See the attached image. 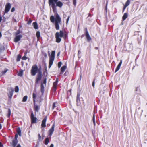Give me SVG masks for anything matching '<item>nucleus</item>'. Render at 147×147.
<instances>
[{"label": "nucleus", "instance_id": "f257e3e1", "mask_svg": "<svg viewBox=\"0 0 147 147\" xmlns=\"http://www.w3.org/2000/svg\"><path fill=\"white\" fill-rule=\"evenodd\" d=\"M58 0H49V3L50 6L52 7L54 12L56 11V6L61 7L63 5L62 3L60 1L57 2Z\"/></svg>", "mask_w": 147, "mask_h": 147}, {"label": "nucleus", "instance_id": "f03ea898", "mask_svg": "<svg viewBox=\"0 0 147 147\" xmlns=\"http://www.w3.org/2000/svg\"><path fill=\"white\" fill-rule=\"evenodd\" d=\"M61 21V18L58 14H57L55 18V25L56 28L57 30H58L59 28L58 24L60 23Z\"/></svg>", "mask_w": 147, "mask_h": 147}, {"label": "nucleus", "instance_id": "7ed1b4c3", "mask_svg": "<svg viewBox=\"0 0 147 147\" xmlns=\"http://www.w3.org/2000/svg\"><path fill=\"white\" fill-rule=\"evenodd\" d=\"M64 35V33L63 31H60L59 33V32H57L55 34V37L56 38V41L57 42H59L61 41V39L59 38L60 36V37H62Z\"/></svg>", "mask_w": 147, "mask_h": 147}, {"label": "nucleus", "instance_id": "20e7f679", "mask_svg": "<svg viewBox=\"0 0 147 147\" xmlns=\"http://www.w3.org/2000/svg\"><path fill=\"white\" fill-rule=\"evenodd\" d=\"M42 78V72L41 70L40 69H39L38 71V74L37 76L36 79V83H38V82L40 81Z\"/></svg>", "mask_w": 147, "mask_h": 147}, {"label": "nucleus", "instance_id": "39448f33", "mask_svg": "<svg viewBox=\"0 0 147 147\" xmlns=\"http://www.w3.org/2000/svg\"><path fill=\"white\" fill-rule=\"evenodd\" d=\"M38 67L36 65H34L32 67L31 70V73L32 75L33 76H34L36 73L37 71H38Z\"/></svg>", "mask_w": 147, "mask_h": 147}, {"label": "nucleus", "instance_id": "423d86ee", "mask_svg": "<svg viewBox=\"0 0 147 147\" xmlns=\"http://www.w3.org/2000/svg\"><path fill=\"white\" fill-rule=\"evenodd\" d=\"M11 7V4L10 3H8L5 6V12L7 13Z\"/></svg>", "mask_w": 147, "mask_h": 147}, {"label": "nucleus", "instance_id": "0eeeda50", "mask_svg": "<svg viewBox=\"0 0 147 147\" xmlns=\"http://www.w3.org/2000/svg\"><path fill=\"white\" fill-rule=\"evenodd\" d=\"M32 123H35L36 122V118L34 116L33 114L32 113L31 115Z\"/></svg>", "mask_w": 147, "mask_h": 147}, {"label": "nucleus", "instance_id": "6e6552de", "mask_svg": "<svg viewBox=\"0 0 147 147\" xmlns=\"http://www.w3.org/2000/svg\"><path fill=\"white\" fill-rule=\"evenodd\" d=\"M47 116H46L45 119L42 120L41 126L42 127H46L45 122L47 120Z\"/></svg>", "mask_w": 147, "mask_h": 147}, {"label": "nucleus", "instance_id": "1a4fd4ad", "mask_svg": "<svg viewBox=\"0 0 147 147\" xmlns=\"http://www.w3.org/2000/svg\"><path fill=\"white\" fill-rule=\"evenodd\" d=\"M22 37V36L21 35H19L18 36H16L14 39V41L15 42H16L19 41L20 40V38Z\"/></svg>", "mask_w": 147, "mask_h": 147}, {"label": "nucleus", "instance_id": "9d476101", "mask_svg": "<svg viewBox=\"0 0 147 147\" xmlns=\"http://www.w3.org/2000/svg\"><path fill=\"white\" fill-rule=\"evenodd\" d=\"M54 124L53 125L52 127L50 129L49 131V135H51L53 132L54 130Z\"/></svg>", "mask_w": 147, "mask_h": 147}, {"label": "nucleus", "instance_id": "9b49d317", "mask_svg": "<svg viewBox=\"0 0 147 147\" xmlns=\"http://www.w3.org/2000/svg\"><path fill=\"white\" fill-rule=\"evenodd\" d=\"M53 58H50L49 60V67H50L53 64V61L54 60Z\"/></svg>", "mask_w": 147, "mask_h": 147}, {"label": "nucleus", "instance_id": "f8f14e48", "mask_svg": "<svg viewBox=\"0 0 147 147\" xmlns=\"http://www.w3.org/2000/svg\"><path fill=\"white\" fill-rule=\"evenodd\" d=\"M17 140H14L13 141L12 145L14 146L15 147L16 145L18 143Z\"/></svg>", "mask_w": 147, "mask_h": 147}, {"label": "nucleus", "instance_id": "ddd939ff", "mask_svg": "<svg viewBox=\"0 0 147 147\" xmlns=\"http://www.w3.org/2000/svg\"><path fill=\"white\" fill-rule=\"evenodd\" d=\"M121 63H122V60L121 61V62H120V63L117 66V68L116 69V70L115 71V72H116L119 69L120 66L121 65Z\"/></svg>", "mask_w": 147, "mask_h": 147}, {"label": "nucleus", "instance_id": "4468645a", "mask_svg": "<svg viewBox=\"0 0 147 147\" xmlns=\"http://www.w3.org/2000/svg\"><path fill=\"white\" fill-rule=\"evenodd\" d=\"M86 36L88 41H89L91 40V38L89 35L88 32L87 31H86Z\"/></svg>", "mask_w": 147, "mask_h": 147}, {"label": "nucleus", "instance_id": "2eb2a0df", "mask_svg": "<svg viewBox=\"0 0 147 147\" xmlns=\"http://www.w3.org/2000/svg\"><path fill=\"white\" fill-rule=\"evenodd\" d=\"M67 67L66 66H64L61 67V72H63L65 69H66Z\"/></svg>", "mask_w": 147, "mask_h": 147}, {"label": "nucleus", "instance_id": "dca6fc26", "mask_svg": "<svg viewBox=\"0 0 147 147\" xmlns=\"http://www.w3.org/2000/svg\"><path fill=\"white\" fill-rule=\"evenodd\" d=\"M57 82H54L53 83V90L55 91V89L56 88V86H57Z\"/></svg>", "mask_w": 147, "mask_h": 147}, {"label": "nucleus", "instance_id": "f3484780", "mask_svg": "<svg viewBox=\"0 0 147 147\" xmlns=\"http://www.w3.org/2000/svg\"><path fill=\"white\" fill-rule=\"evenodd\" d=\"M33 25L34 26V28L35 29H37L38 28V25L37 23L36 22H34L33 23Z\"/></svg>", "mask_w": 147, "mask_h": 147}, {"label": "nucleus", "instance_id": "a211bd4d", "mask_svg": "<svg viewBox=\"0 0 147 147\" xmlns=\"http://www.w3.org/2000/svg\"><path fill=\"white\" fill-rule=\"evenodd\" d=\"M55 51H52L51 56L50 58L54 59V56H55Z\"/></svg>", "mask_w": 147, "mask_h": 147}, {"label": "nucleus", "instance_id": "6ab92c4d", "mask_svg": "<svg viewBox=\"0 0 147 147\" xmlns=\"http://www.w3.org/2000/svg\"><path fill=\"white\" fill-rule=\"evenodd\" d=\"M41 92L43 93L44 92V87L43 85V84L41 83Z\"/></svg>", "mask_w": 147, "mask_h": 147}, {"label": "nucleus", "instance_id": "aec40b11", "mask_svg": "<svg viewBox=\"0 0 147 147\" xmlns=\"http://www.w3.org/2000/svg\"><path fill=\"white\" fill-rule=\"evenodd\" d=\"M54 19L55 20V18L54 19V17L53 16H51L50 17V20L51 22H54Z\"/></svg>", "mask_w": 147, "mask_h": 147}, {"label": "nucleus", "instance_id": "412c9836", "mask_svg": "<svg viewBox=\"0 0 147 147\" xmlns=\"http://www.w3.org/2000/svg\"><path fill=\"white\" fill-rule=\"evenodd\" d=\"M127 13H125L123 17V19L125 20L127 17Z\"/></svg>", "mask_w": 147, "mask_h": 147}, {"label": "nucleus", "instance_id": "4be33fe9", "mask_svg": "<svg viewBox=\"0 0 147 147\" xmlns=\"http://www.w3.org/2000/svg\"><path fill=\"white\" fill-rule=\"evenodd\" d=\"M18 133L20 136H21V131L20 128H18L17 131Z\"/></svg>", "mask_w": 147, "mask_h": 147}, {"label": "nucleus", "instance_id": "5701e85b", "mask_svg": "<svg viewBox=\"0 0 147 147\" xmlns=\"http://www.w3.org/2000/svg\"><path fill=\"white\" fill-rule=\"evenodd\" d=\"M129 3H130V1L128 0L127 1V2L126 3V4L125 5V6H124V7L123 10H124L125 8V7L126 6H127L129 5Z\"/></svg>", "mask_w": 147, "mask_h": 147}, {"label": "nucleus", "instance_id": "b1692460", "mask_svg": "<svg viewBox=\"0 0 147 147\" xmlns=\"http://www.w3.org/2000/svg\"><path fill=\"white\" fill-rule=\"evenodd\" d=\"M37 38H38L40 37V33L39 31H37L36 33Z\"/></svg>", "mask_w": 147, "mask_h": 147}, {"label": "nucleus", "instance_id": "393cba45", "mask_svg": "<svg viewBox=\"0 0 147 147\" xmlns=\"http://www.w3.org/2000/svg\"><path fill=\"white\" fill-rule=\"evenodd\" d=\"M49 142V139L48 138H46L45 141V144H47Z\"/></svg>", "mask_w": 147, "mask_h": 147}, {"label": "nucleus", "instance_id": "a878e982", "mask_svg": "<svg viewBox=\"0 0 147 147\" xmlns=\"http://www.w3.org/2000/svg\"><path fill=\"white\" fill-rule=\"evenodd\" d=\"M23 74V71L22 70L20 71L18 74V75L20 76H22Z\"/></svg>", "mask_w": 147, "mask_h": 147}, {"label": "nucleus", "instance_id": "bb28decb", "mask_svg": "<svg viewBox=\"0 0 147 147\" xmlns=\"http://www.w3.org/2000/svg\"><path fill=\"white\" fill-rule=\"evenodd\" d=\"M27 97L26 96H24L23 98L22 101L23 102L26 101L27 99Z\"/></svg>", "mask_w": 147, "mask_h": 147}, {"label": "nucleus", "instance_id": "cd10ccee", "mask_svg": "<svg viewBox=\"0 0 147 147\" xmlns=\"http://www.w3.org/2000/svg\"><path fill=\"white\" fill-rule=\"evenodd\" d=\"M15 91L16 92H18L19 91L18 87V86H16L15 88Z\"/></svg>", "mask_w": 147, "mask_h": 147}, {"label": "nucleus", "instance_id": "c85d7f7f", "mask_svg": "<svg viewBox=\"0 0 147 147\" xmlns=\"http://www.w3.org/2000/svg\"><path fill=\"white\" fill-rule=\"evenodd\" d=\"M21 57V56L20 55H18V56L17 58V61H20Z\"/></svg>", "mask_w": 147, "mask_h": 147}, {"label": "nucleus", "instance_id": "c756f323", "mask_svg": "<svg viewBox=\"0 0 147 147\" xmlns=\"http://www.w3.org/2000/svg\"><path fill=\"white\" fill-rule=\"evenodd\" d=\"M36 97V95L34 93H33V97L34 98V102H35V98Z\"/></svg>", "mask_w": 147, "mask_h": 147}, {"label": "nucleus", "instance_id": "7c9ffc66", "mask_svg": "<svg viewBox=\"0 0 147 147\" xmlns=\"http://www.w3.org/2000/svg\"><path fill=\"white\" fill-rule=\"evenodd\" d=\"M10 114H11V111H10V109H8V117H9L10 115Z\"/></svg>", "mask_w": 147, "mask_h": 147}, {"label": "nucleus", "instance_id": "2f4dec72", "mask_svg": "<svg viewBox=\"0 0 147 147\" xmlns=\"http://www.w3.org/2000/svg\"><path fill=\"white\" fill-rule=\"evenodd\" d=\"M61 64H62V63L61 62H59L58 63V67L59 68L61 67Z\"/></svg>", "mask_w": 147, "mask_h": 147}, {"label": "nucleus", "instance_id": "473e14b6", "mask_svg": "<svg viewBox=\"0 0 147 147\" xmlns=\"http://www.w3.org/2000/svg\"><path fill=\"white\" fill-rule=\"evenodd\" d=\"M13 91H12V92H10V95H9V98H11V96H12V94H13Z\"/></svg>", "mask_w": 147, "mask_h": 147}, {"label": "nucleus", "instance_id": "72a5a7b5", "mask_svg": "<svg viewBox=\"0 0 147 147\" xmlns=\"http://www.w3.org/2000/svg\"><path fill=\"white\" fill-rule=\"evenodd\" d=\"M93 123H94V125H95V118H94V115L93 116Z\"/></svg>", "mask_w": 147, "mask_h": 147}, {"label": "nucleus", "instance_id": "f704fd0d", "mask_svg": "<svg viewBox=\"0 0 147 147\" xmlns=\"http://www.w3.org/2000/svg\"><path fill=\"white\" fill-rule=\"evenodd\" d=\"M7 71V69L5 70L4 71H2V73L3 74H4L5 73H6Z\"/></svg>", "mask_w": 147, "mask_h": 147}, {"label": "nucleus", "instance_id": "c9c22d12", "mask_svg": "<svg viewBox=\"0 0 147 147\" xmlns=\"http://www.w3.org/2000/svg\"><path fill=\"white\" fill-rule=\"evenodd\" d=\"M26 59L27 57L25 56H24L22 58V59L23 60H26Z\"/></svg>", "mask_w": 147, "mask_h": 147}, {"label": "nucleus", "instance_id": "e433bc0d", "mask_svg": "<svg viewBox=\"0 0 147 147\" xmlns=\"http://www.w3.org/2000/svg\"><path fill=\"white\" fill-rule=\"evenodd\" d=\"M46 79L45 78L43 80V83L45 84L46 83Z\"/></svg>", "mask_w": 147, "mask_h": 147}, {"label": "nucleus", "instance_id": "4c0bfd02", "mask_svg": "<svg viewBox=\"0 0 147 147\" xmlns=\"http://www.w3.org/2000/svg\"><path fill=\"white\" fill-rule=\"evenodd\" d=\"M18 137V135L17 134H16L15 135V139L16 140H17V138Z\"/></svg>", "mask_w": 147, "mask_h": 147}, {"label": "nucleus", "instance_id": "58836bf2", "mask_svg": "<svg viewBox=\"0 0 147 147\" xmlns=\"http://www.w3.org/2000/svg\"><path fill=\"white\" fill-rule=\"evenodd\" d=\"M38 106H36L35 107V110L36 111H38Z\"/></svg>", "mask_w": 147, "mask_h": 147}, {"label": "nucleus", "instance_id": "ea45409f", "mask_svg": "<svg viewBox=\"0 0 147 147\" xmlns=\"http://www.w3.org/2000/svg\"><path fill=\"white\" fill-rule=\"evenodd\" d=\"M20 33V31L19 30H18L17 31V32H16V35H18Z\"/></svg>", "mask_w": 147, "mask_h": 147}, {"label": "nucleus", "instance_id": "a19ab883", "mask_svg": "<svg viewBox=\"0 0 147 147\" xmlns=\"http://www.w3.org/2000/svg\"><path fill=\"white\" fill-rule=\"evenodd\" d=\"M14 10H15V9L14 7H13L12 8V9H11V11L12 12H13L14 11Z\"/></svg>", "mask_w": 147, "mask_h": 147}, {"label": "nucleus", "instance_id": "79ce46f5", "mask_svg": "<svg viewBox=\"0 0 147 147\" xmlns=\"http://www.w3.org/2000/svg\"><path fill=\"white\" fill-rule=\"evenodd\" d=\"M31 20H29V21L28 22V24H30L31 23Z\"/></svg>", "mask_w": 147, "mask_h": 147}, {"label": "nucleus", "instance_id": "37998d69", "mask_svg": "<svg viewBox=\"0 0 147 147\" xmlns=\"http://www.w3.org/2000/svg\"><path fill=\"white\" fill-rule=\"evenodd\" d=\"M55 107V103H53V109Z\"/></svg>", "mask_w": 147, "mask_h": 147}, {"label": "nucleus", "instance_id": "c03bdc74", "mask_svg": "<svg viewBox=\"0 0 147 147\" xmlns=\"http://www.w3.org/2000/svg\"><path fill=\"white\" fill-rule=\"evenodd\" d=\"M38 137H39V139L40 140V139H41V136H40V134H38Z\"/></svg>", "mask_w": 147, "mask_h": 147}, {"label": "nucleus", "instance_id": "a18cd8bd", "mask_svg": "<svg viewBox=\"0 0 147 147\" xmlns=\"http://www.w3.org/2000/svg\"><path fill=\"white\" fill-rule=\"evenodd\" d=\"M74 5H75L76 4V0H74Z\"/></svg>", "mask_w": 147, "mask_h": 147}, {"label": "nucleus", "instance_id": "49530a36", "mask_svg": "<svg viewBox=\"0 0 147 147\" xmlns=\"http://www.w3.org/2000/svg\"><path fill=\"white\" fill-rule=\"evenodd\" d=\"M3 146V145L0 142V147H2Z\"/></svg>", "mask_w": 147, "mask_h": 147}, {"label": "nucleus", "instance_id": "de8ad7c7", "mask_svg": "<svg viewBox=\"0 0 147 147\" xmlns=\"http://www.w3.org/2000/svg\"><path fill=\"white\" fill-rule=\"evenodd\" d=\"M69 17H68V18L67 19V22H66L67 24V23H68V20H69Z\"/></svg>", "mask_w": 147, "mask_h": 147}, {"label": "nucleus", "instance_id": "09e8293b", "mask_svg": "<svg viewBox=\"0 0 147 147\" xmlns=\"http://www.w3.org/2000/svg\"><path fill=\"white\" fill-rule=\"evenodd\" d=\"M94 81H93V83H92V86H93L94 87Z\"/></svg>", "mask_w": 147, "mask_h": 147}, {"label": "nucleus", "instance_id": "8fccbe9b", "mask_svg": "<svg viewBox=\"0 0 147 147\" xmlns=\"http://www.w3.org/2000/svg\"><path fill=\"white\" fill-rule=\"evenodd\" d=\"M53 147V144H51L50 146V147Z\"/></svg>", "mask_w": 147, "mask_h": 147}, {"label": "nucleus", "instance_id": "3c124183", "mask_svg": "<svg viewBox=\"0 0 147 147\" xmlns=\"http://www.w3.org/2000/svg\"><path fill=\"white\" fill-rule=\"evenodd\" d=\"M16 147H21L20 144H18Z\"/></svg>", "mask_w": 147, "mask_h": 147}, {"label": "nucleus", "instance_id": "603ef678", "mask_svg": "<svg viewBox=\"0 0 147 147\" xmlns=\"http://www.w3.org/2000/svg\"><path fill=\"white\" fill-rule=\"evenodd\" d=\"M58 82V78H57L56 79V82H57V83Z\"/></svg>", "mask_w": 147, "mask_h": 147}, {"label": "nucleus", "instance_id": "864d4df0", "mask_svg": "<svg viewBox=\"0 0 147 147\" xmlns=\"http://www.w3.org/2000/svg\"><path fill=\"white\" fill-rule=\"evenodd\" d=\"M79 95L78 94L77 96V98H79Z\"/></svg>", "mask_w": 147, "mask_h": 147}, {"label": "nucleus", "instance_id": "5fc2aeb1", "mask_svg": "<svg viewBox=\"0 0 147 147\" xmlns=\"http://www.w3.org/2000/svg\"><path fill=\"white\" fill-rule=\"evenodd\" d=\"M1 127H2L1 125V124H0V129H1Z\"/></svg>", "mask_w": 147, "mask_h": 147}, {"label": "nucleus", "instance_id": "6e6d98bb", "mask_svg": "<svg viewBox=\"0 0 147 147\" xmlns=\"http://www.w3.org/2000/svg\"><path fill=\"white\" fill-rule=\"evenodd\" d=\"M1 18L0 17V22L1 21Z\"/></svg>", "mask_w": 147, "mask_h": 147}, {"label": "nucleus", "instance_id": "4d7b16f0", "mask_svg": "<svg viewBox=\"0 0 147 147\" xmlns=\"http://www.w3.org/2000/svg\"><path fill=\"white\" fill-rule=\"evenodd\" d=\"M59 53H60V52H59L57 54V56H59Z\"/></svg>", "mask_w": 147, "mask_h": 147}, {"label": "nucleus", "instance_id": "13d9d810", "mask_svg": "<svg viewBox=\"0 0 147 147\" xmlns=\"http://www.w3.org/2000/svg\"><path fill=\"white\" fill-rule=\"evenodd\" d=\"M1 32H0V37H1Z\"/></svg>", "mask_w": 147, "mask_h": 147}, {"label": "nucleus", "instance_id": "bf43d9fd", "mask_svg": "<svg viewBox=\"0 0 147 147\" xmlns=\"http://www.w3.org/2000/svg\"><path fill=\"white\" fill-rule=\"evenodd\" d=\"M69 92H71V90H69Z\"/></svg>", "mask_w": 147, "mask_h": 147}]
</instances>
